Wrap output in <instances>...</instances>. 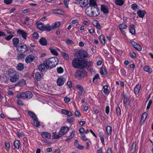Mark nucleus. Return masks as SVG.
I'll return each mask as SVG.
<instances>
[{"instance_id":"nucleus-25","label":"nucleus","mask_w":153,"mask_h":153,"mask_svg":"<svg viewBox=\"0 0 153 153\" xmlns=\"http://www.w3.org/2000/svg\"><path fill=\"white\" fill-rule=\"evenodd\" d=\"M141 85L138 84L136 85L134 89V92L136 94H138L141 88Z\"/></svg>"},{"instance_id":"nucleus-32","label":"nucleus","mask_w":153,"mask_h":153,"mask_svg":"<svg viewBox=\"0 0 153 153\" xmlns=\"http://www.w3.org/2000/svg\"><path fill=\"white\" fill-rule=\"evenodd\" d=\"M75 133V131H72L69 136L66 139V141H68V140L72 139L74 137Z\"/></svg>"},{"instance_id":"nucleus-10","label":"nucleus","mask_w":153,"mask_h":153,"mask_svg":"<svg viewBox=\"0 0 153 153\" xmlns=\"http://www.w3.org/2000/svg\"><path fill=\"white\" fill-rule=\"evenodd\" d=\"M69 128L67 127L63 126L61 128L59 132V134L60 135H63L66 134L69 130Z\"/></svg>"},{"instance_id":"nucleus-31","label":"nucleus","mask_w":153,"mask_h":153,"mask_svg":"<svg viewBox=\"0 0 153 153\" xmlns=\"http://www.w3.org/2000/svg\"><path fill=\"white\" fill-rule=\"evenodd\" d=\"M26 84V82L24 79L19 80L17 82V84L20 86H23L25 85Z\"/></svg>"},{"instance_id":"nucleus-56","label":"nucleus","mask_w":153,"mask_h":153,"mask_svg":"<svg viewBox=\"0 0 153 153\" xmlns=\"http://www.w3.org/2000/svg\"><path fill=\"white\" fill-rule=\"evenodd\" d=\"M137 7V5L136 4H134L132 5L131 6V8L134 10H136Z\"/></svg>"},{"instance_id":"nucleus-57","label":"nucleus","mask_w":153,"mask_h":153,"mask_svg":"<svg viewBox=\"0 0 153 153\" xmlns=\"http://www.w3.org/2000/svg\"><path fill=\"white\" fill-rule=\"evenodd\" d=\"M33 37L36 39H38L39 37V34L37 32L34 33L33 34Z\"/></svg>"},{"instance_id":"nucleus-58","label":"nucleus","mask_w":153,"mask_h":153,"mask_svg":"<svg viewBox=\"0 0 153 153\" xmlns=\"http://www.w3.org/2000/svg\"><path fill=\"white\" fill-rule=\"evenodd\" d=\"M79 131L81 134H84L85 132V129L82 128H81L79 130Z\"/></svg>"},{"instance_id":"nucleus-1","label":"nucleus","mask_w":153,"mask_h":153,"mask_svg":"<svg viewBox=\"0 0 153 153\" xmlns=\"http://www.w3.org/2000/svg\"><path fill=\"white\" fill-rule=\"evenodd\" d=\"M72 64L74 68H86L88 64L87 62L85 60H80L75 58L72 61Z\"/></svg>"},{"instance_id":"nucleus-12","label":"nucleus","mask_w":153,"mask_h":153,"mask_svg":"<svg viewBox=\"0 0 153 153\" xmlns=\"http://www.w3.org/2000/svg\"><path fill=\"white\" fill-rule=\"evenodd\" d=\"M76 88L78 90L77 91L79 94L82 95L85 93V91L84 89L81 85H77Z\"/></svg>"},{"instance_id":"nucleus-33","label":"nucleus","mask_w":153,"mask_h":153,"mask_svg":"<svg viewBox=\"0 0 153 153\" xmlns=\"http://www.w3.org/2000/svg\"><path fill=\"white\" fill-rule=\"evenodd\" d=\"M75 133V131H72L69 136L66 139V141H68V140L72 139L74 137Z\"/></svg>"},{"instance_id":"nucleus-50","label":"nucleus","mask_w":153,"mask_h":153,"mask_svg":"<svg viewBox=\"0 0 153 153\" xmlns=\"http://www.w3.org/2000/svg\"><path fill=\"white\" fill-rule=\"evenodd\" d=\"M62 56L66 59L67 60L69 59V57L68 54L64 52H62Z\"/></svg>"},{"instance_id":"nucleus-14","label":"nucleus","mask_w":153,"mask_h":153,"mask_svg":"<svg viewBox=\"0 0 153 153\" xmlns=\"http://www.w3.org/2000/svg\"><path fill=\"white\" fill-rule=\"evenodd\" d=\"M43 77V74L41 72H37L35 74V77L38 81L40 80Z\"/></svg>"},{"instance_id":"nucleus-43","label":"nucleus","mask_w":153,"mask_h":153,"mask_svg":"<svg viewBox=\"0 0 153 153\" xmlns=\"http://www.w3.org/2000/svg\"><path fill=\"white\" fill-rule=\"evenodd\" d=\"M28 114L32 118L33 120H35L37 118L35 114L33 112L30 111H28Z\"/></svg>"},{"instance_id":"nucleus-20","label":"nucleus","mask_w":153,"mask_h":153,"mask_svg":"<svg viewBox=\"0 0 153 153\" xmlns=\"http://www.w3.org/2000/svg\"><path fill=\"white\" fill-rule=\"evenodd\" d=\"M19 76L15 74L11 77L10 81L11 82H16L18 79Z\"/></svg>"},{"instance_id":"nucleus-34","label":"nucleus","mask_w":153,"mask_h":153,"mask_svg":"<svg viewBox=\"0 0 153 153\" xmlns=\"http://www.w3.org/2000/svg\"><path fill=\"white\" fill-rule=\"evenodd\" d=\"M130 102V100L127 99V97L125 96L123 101V103L125 105V107H126V105L127 106L129 105Z\"/></svg>"},{"instance_id":"nucleus-36","label":"nucleus","mask_w":153,"mask_h":153,"mask_svg":"<svg viewBox=\"0 0 153 153\" xmlns=\"http://www.w3.org/2000/svg\"><path fill=\"white\" fill-rule=\"evenodd\" d=\"M115 3L117 5L122 6L123 4L124 1L123 0H116Z\"/></svg>"},{"instance_id":"nucleus-47","label":"nucleus","mask_w":153,"mask_h":153,"mask_svg":"<svg viewBox=\"0 0 153 153\" xmlns=\"http://www.w3.org/2000/svg\"><path fill=\"white\" fill-rule=\"evenodd\" d=\"M147 113L146 112H144L142 114L141 117V119L144 121L147 117Z\"/></svg>"},{"instance_id":"nucleus-17","label":"nucleus","mask_w":153,"mask_h":153,"mask_svg":"<svg viewBox=\"0 0 153 153\" xmlns=\"http://www.w3.org/2000/svg\"><path fill=\"white\" fill-rule=\"evenodd\" d=\"M89 6L98 8L97 5L95 0H90Z\"/></svg>"},{"instance_id":"nucleus-29","label":"nucleus","mask_w":153,"mask_h":153,"mask_svg":"<svg viewBox=\"0 0 153 153\" xmlns=\"http://www.w3.org/2000/svg\"><path fill=\"white\" fill-rule=\"evenodd\" d=\"M144 70L145 71L150 73H151L152 72V70L151 68L148 66H145L144 68Z\"/></svg>"},{"instance_id":"nucleus-13","label":"nucleus","mask_w":153,"mask_h":153,"mask_svg":"<svg viewBox=\"0 0 153 153\" xmlns=\"http://www.w3.org/2000/svg\"><path fill=\"white\" fill-rule=\"evenodd\" d=\"M65 79L63 78L59 77L57 80V84L58 85L61 86L65 82Z\"/></svg>"},{"instance_id":"nucleus-63","label":"nucleus","mask_w":153,"mask_h":153,"mask_svg":"<svg viewBox=\"0 0 153 153\" xmlns=\"http://www.w3.org/2000/svg\"><path fill=\"white\" fill-rule=\"evenodd\" d=\"M17 135L19 137H22L25 135V134L21 132L20 133H17Z\"/></svg>"},{"instance_id":"nucleus-39","label":"nucleus","mask_w":153,"mask_h":153,"mask_svg":"<svg viewBox=\"0 0 153 153\" xmlns=\"http://www.w3.org/2000/svg\"><path fill=\"white\" fill-rule=\"evenodd\" d=\"M108 86L107 85H105L103 86V92L105 94H108L109 92V90L108 89Z\"/></svg>"},{"instance_id":"nucleus-46","label":"nucleus","mask_w":153,"mask_h":153,"mask_svg":"<svg viewBox=\"0 0 153 153\" xmlns=\"http://www.w3.org/2000/svg\"><path fill=\"white\" fill-rule=\"evenodd\" d=\"M49 49L50 51L51 52L52 54L56 56H57L58 55V53L56 50L54 49H53L51 48H50Z\"/></svg>"},{"instance_id":"nucleus-40","label":"nucleus","mask_w":153,"mask_h":153,"mask_svg":"<svg viewBox=\"0 0 153 153\" xmlns=\"http://www.w3.org/2000/svg\"><path fill=\"white\" fill-rule=\"evenodd\" d=\"M14 145L15 147L18 149L19 148L20 146L19 141L18 140L15 141L14 142Z\"/></svg>"},{"instance_id":"nucleus-4","label":"nucleus","mask_w":153,"mask_h":153,"mask_svg":"<svg viewBox=\"0 0 153 153\" xmlns=\"http://www.w3.org/2000/svg\"><path fill=\"white\" fill-rule=\"evenodd\" d=\"M87 73L84 69H81L79 70H77L76 71L75 76L77 77L83 78L86 76Z\"/></svg>"},{"instance_id":"nucleus-53","label":"nucleus","mask_w":153,"mask_h":153,"mask_svg":"<svg viewBox=\"0 0 153 153\" xmlns=\"http://www.w3.org/2000/svg\"><path fill=\"white\" fill-rule=\"evenodd\" d=\"M60 135L56 134L55 133H53V137L54 139H58L61 137Z\"/></svg>"},{"instance_id":"nucleus-21","label":"nucleus","mask_w":153,"mask_h":153,"mask_svg":"<svg viewBox=\"0 0 153 153\" xmlns=\"http://www.w3.org/2000/svg\"><path fill=\"white\" fill-rule=\"evenodd\" d=\"M101 10L105 13H108V10L107 7L104 4H102L101 6Z\"/></svg>"},{"instance_id":"nucleus-27","label":"nucleus","mask_w":153,"mask_h":153,"mask_svg":"<svg viewBox=\"0 0 153 153\" xmlns=\"http://www.w3.org/2000/svg\"><path fill=\"white\" fill-rule=\"evenodd\" d=\"M16 69L17 70L21 71L24 68V65L21 63H19L16 66Z\"/></svg>"},{"instance_id":"nucleus-15","label":"nucleus","mask_w":153,"mask_h":153,"mask_svg":"<svg viewBox=\"0 0 153 153\" xmlns=\"http://www.w3.org/2000/svg\"><path fill=\"white\" fill-rule=\"evenodd\" d=\"M42 137L46 139H49L51 137V134L48 132H44L42 133Z\"/></svg>"},{"instance_id":"nucleus-42","label":"nucleus","mask_w":153,"mask_h":153,"mask_svg":"<svg viewBox=\"0 0 153 153\" xmlns=\"http://www.w3.org/2000/svg\"><path fill=\"white\" fill-rule=\"evenodd\" d=\"M26 56V55L23 53H22L20 54H18L17 55V57L19 59H24Z\"/></svg>"},{"instance_id":"nucleus-62","label":"nucleus","mask_w":153,"mask_h":153,"mask_svg":"<svg viewBox=\"0 0 153 153\" xmlns=\"http://www.w3.org/2000/svg\"><path fill=\"white\" fill-rule=\"evenodd\" d=\"M74 114L76 116L78 117H80L81 116L80 112L78 111H75Z\"/></svg>"},{"instance_id":"nucleus-30","label":"nucleus","mask_w":153,"mask_h":153,"mask_svg":"<svg viewBox=\"0 0 153 153\" xmlns=\"http://www.w3.org/2000/svg\"><path fill=\"white\" fill-rule=\"evenodd\" d=\"M53 13H56L57 15L62 14L63 12L62 11L59 9H53L52 10Z\"/></svg>"},{"instance_id":"nucleus-44","label":"nucleus","mask_w":153,"mask_h":153,"mask_svg":"<svg viewBox=\"0 0 153 153\" xmlns=\"http://www.w3.org/2000/svg\"><path fill=\"white\" fill-rule=\"evenodd\" d=\"M100 135H99V137L100 138V140H101V141L102 142V144L103 145H104L105 144V141H104V138L103 137V133L101 132L100 133Z\"/></svg>"},{"instance_id":"nucleus-38","label":"nucleus","mask_w":153,"mask_h":153,"mask_svg":"<svg viewBox=\"0 0 153 153\" xmlns=\"http://www.w3.org/2000/svg\"><path fill=\"white\" fill-rule=\"evenodd\" d=\"M129 31L132 35H134L135 34V30L134 27L132 25H130Z\"/></svg>"},{"instance_id":"nucleus-45","label":"nucleus","mask_w":153,"mask_h":153,"mask_svg":"<svg viewBox=\"0 0 153 153\" xmlns=\"http://www.w3.org/2000/svg\"><path fill=\"white\" fill-rule=\"evenodd\" d=\"M17 100H16V101L18 105H23L24 104L20 98V97L19 96H17Z\"/></svg>"},{"instance_id":"nucleus-48","label":"nucleus","mask_w":153,"mask_h":153,"mask_svg":"<svg viewBox=\"0 0 153 153\" xmlns=\"http://www.w3.org/2000/svg\"><path fill=\"white\" fill-rule=\"evenodd\" d=\"M34 121V124L36 127H38L40 125V123L38 121L37 118H36L35 120H33Z\"/></svg>"},{"instance_id":"nucleus-35","label":"nucleus","mask_w":153,"mask_h":153,"mask_svg":"<svg viewBox=\"0 0 153 153\" xmlns=\"http://www.w3.org/2000/svg\"><path fill=\"white\" fill-rule=\"evenodd\" d=\"M99 39L101 43L105 44V38L103 35L102 34L100 36Z\"/></svg>"},{"instance_id":"nucleus-6","label":"nucleus","mask_w":153,"mask_h":153,"mask_svg":"<svg viewBox=\"0 0 153 153\" xmlns=\"http://www.w3.org/2000/svg\"><path fill=\"white\" fill-rule=\"evenodd\" d=\"M77 55L80 58H86L88 56V54L83 50H80L77 51Z\"/></svg>"},{"instance_id":"nucleus-3","label":"nucleus","mask_w":153,"mask_h":153,"mask_svg":"<svg viewBox=\"0 0 153 153\" xmlns=\"http://www.w3.org/2000/svg\"><path fill=\"white\" fill-rule=\"evenodd\" d=\"M85 12L89 16L96 17L99 15L100 10L98 8L88 6L86 8Z\"/></svg>"},{"instance_id":"nucleus-24","label":"nucleus","mask_w":153,"mask_h":153,"mask_svg":"<svg viewBox=\"0 0 153 153\" xmlns=\"http://www.w3.org/2000/svg\"><path fill=\"white\" fill-rule=\"evenodd\" d=\"M52 26L49 25V24H48L46 25H45L44 27V31H50L52 29Z\"/></svg>"},{"instance_id":"nucleus-23","label":"nucleus","mask_w":153,"mask_h":153,"mask_svg":"<svg viewBox=\"0 0 153 153\" xmlns=\"http://www.w3.org/2000/svg\"><path fill=\"white\" fill-rule=\"evenodd\" d=\"M46 65L45 64H41L38 66V69L41 71L43 72L46 69Z\"/></svg>"},{"instance_id":"nucleus-18","label":"nucleus","mask_w":153,"mask_h":153,"mask_svg":"<svg viewBox=\"0 0 153 153\" xmlns=\"http://www.w3.org/2000/svg\"><path fill=\"white\" fill-rule=\"evenodd\" d=\"M17 33L18 34L22 35V36L24 39H26L27 34L23 30H19L17 31Z\"/></svg>"},{"instance_id":"nucleus-8","label":"nucleus","mask_w":153,"mask_h":153,"mask_svg":"<svg viewBox=\"0 0 153 153\" xmlns=\"http://www.w3.org/2000/svg\"><path fill=\"white\" fill-rule=\"evenodd\" d=\"M76 3L81 7H85L88 4V0H76Z\"/></svg>"},{"instance_id":"nucleus-60","label":"nucleus","mask_w":153,"mask_h":153,"mask_svg":"<svg viewBox=\"0 0 153 153\" xmlns=\"http://www.w3.org/2000/svg\"><path fill=\"white\" fill-rule=\"evenodd\" d=\"M99 74H96L94 77L93 78V82L95 79H99Z\"/></svg>"},{"instance_id":"nucleus-5","label":"nucleus","mask_w":153,"mask_h":153,"mask_svg":"<svg viewBox=\"0 0 153 153\" xmlns=\"http://www.w3.org/2000/svg\"><path fill=\"white\" fill-rule=\"evenodd\" d=\"M33 96L31 92L27 91L20 94V97L24 99L31 98Z\"/></svg>"},{"instance_id":"nucleus-28","label":"nucleus","mask_w":153,"mask_h":153,"mask_svg":"<svg viewBox=\"0 0 153 153\" xmlns=\"http://www.w3.org/2000/svg\"><path fill=\"white\" fill-rule=\"evenodd\" d=\"M106 131L107 134L108 135H110L112 132V128L110 126H108L106 128Z\"/></svg>"},{"instance_id":"nucleus-2","label":"nucleus","mask_w":153,"mask_h":153,"mask_svg":"<svg viewBox=\"0 0 153 153\" xmlns=\"http://www.w3.org/2000/svg\"><path fill=\"white\" fill-rule=\"evenodd\" d=\"M47 68H52L55 67L58 63V59L57 57H51L45 60L44 62Z\"/></svg>"},{"instance_id":"nucleus-26","label":"nucleus","mask_w":153,"mask_h":153,"mask_svg":"<svg viewBox=\"0 0 153 153\" xmlns=\"http://www.w3.org/2000/svg\"><path fill=\"white\" fill-rule=\"evenodd\" d=\"M44 26L45 25H44L42 23H39L37 24V27L40 30L43 31Z\"/></svg>"},{"instance_id":"nucleus-22","label":"nucleus","mask_w":153,"mask_h":153,"mask_svg":"<svg viewBox=\"0 0 153 153\" xmlns=\"http://www.w3.org/2000/svg\"><path fill=\"white\" fill-rule=\"evenodd\" d=\"M40 43L42 45H46L47 44V41L46 39L44 38H42L39 40Z\"/></svg>"},{"instance_id":"nucleus-51","label":"nucleus","mask_w":153,"mask_h":153,"mask_svg":"<svg viewBox=\"0 0 153 153\" xmlns=\"http://www.w3.org/2000/svg\"><path fill=\"white\" fill-rule=\"evenodd\" d=\"M57 71L58 73L61 74L63 72V69L62 67H59L57 68Z\"/></svg>"},{"instance_id":"nucleus-37","label":"nucleus","mask_w":153,"mask_h":153,"mask_svg":"<svg viewBox=\"0 0 153 153\" xmlns=\"http://www.w3.org/2000/svg\"><path fill=\"white\" fill-rule=\"evenodd\" d=\"M60 25V23L59 22H56L54 24H52V26L53 28H58Z\"/></svg>"},{"instance_id":"nucleus-9","label":"nucleus","mask_w":153,"mask_h":153,"mask_svg":"<svg viewBox=\"0 0 153 153\" xmlns=\"http://www.w3.org/2000/svg\"><path fill=\"white\" fill-rule=\"evenodd\" d=\"M34 59L35 57L33 55H29L26 57L25 59V62L27 64L30 63L34 61Z\"/></svg>"},{"instance_id":"nucleus-54","label":"nucleus","mask_w":153,"mask_h":153,"mask_svg":"<svg viewBox=\"0 0 153 153\" xmlns=\"http://www.w3.org/2000/svg\"><path fill=\"white\" fill-rule=\"evenodd\" d=\"M116 111L118 115H121V111L119 107H118L117 108Z\"/></svg>"},{"instance_id":"nucleus-52","label":"nucleus","mask_w":153,"mask_h":153,"mask_svg":"<svg viewBox=\"0 0 153 153\" xmlns=\"http://www.w3.org/2000/svg\"><path fill=\"white\" fill-rule=\"evenodd\" d=\"M5 145L6 150H8L10 147V144L9 143L8 141H6L5 142Z\"/></svg>"},{"instance_id":"nucleus-55","label":"nucleus","mask_w":153,"mask_h":153,"mask_svg":"<svg viewBox=\"0 0 153 153\" xmlns=\"http://www.w3.org/2000/svg\"><path fill=\"white\" fill-rule=\"evenodd\" d=\"M12 0H4V2L6 4H9L11 3Z\"/></svg>"},{"instance_id":"nucleus-64","label":"nucleus","mask_w":153,"mask_h":153,"mask_svg":"<svg viewBox=\"0 0 153 153\" xmlns=\"http://www.w3.org/2000/svg\"><path fill=\"white\" fill-rule=\"evenodd\" d=\"M82 140H84V141H86V140H88L87 138L86 137V136L84 134H82Z\"/></svg>"},{"instance_id":"nucleus-49","label":"nucleus","mask_w":153,"mask_h":153,"mask_svg":"<svg viewBox=\"0 0 153 153\" xmlns=\"http://www.w3.org/2000/svg\"><path fill=\"white\" fill-rule=\"evenodd\" d=\"M100 73L102 75H105L106 74L107 71L104 68H102L100 71Z\"/></svg>"},{"instance_id":"nucleus-59","label":"nucleus","mask_w":153,"mask_h":153,"mask_svg":"<svg viewBox=\"0 0 153 153\" xmlns=\"http://www.w3.org/2000/svg\"><path fill=\"white\" fill-rule=\"evenodd\" d=\"M13 36L12 35H8L5 38V39L7 41L11 39H12L13 37Z\"/></svg>"},{"instance_id":"nucleus-41","label":"nucleus","mask_w":153,"mask_h":153,"mask_svg":"<svg viewBox=\"0 0 153 153\" xmlns=\"http://www.w3.org/2000/svg\"><path fill=\"white\" fill-rule=\"evenodd\" d=\"M127 27V26L124 23H122L119 25V28L120 30L126 29Z\"/></svg>"},{"instance_id":"nucleus-19","label":"nucleus","mask_w":153,"mask_h":153,"mask_svg":"<svg viewBox=\"0 0 153 153\" xmlns=\"http://www.w3.org/2000/svg\"><path fill=\"white\" fill-rule=\"evenodd\" d=\"M12 42L13 46L14 47H16V48L18 46V44L19 43V39L17 37L13 38L12 39Z\"/></svg>"},{"instance_id":"nucleus-7","label":"nucleus","mask_w":153,"mask_h":153,"mask_svg":"<svg viewBox=\"0 0 153 153\" xmlns=\"http://www.w3.org/2000/svg\"><path fill=\"white\" fill-rule=\"evenodd\" d=\"M16 48V50L18 52L21 53H24L28 50L27 46L25 44L21 45H18Z\"/></svg>"},{"instance_id":"nucleus-61","label":"nucleus","mask_w":153,"mask_h":153,"mask_svg":"<svg viewBox=\"0 0 153 153\" xmlns=\"http://www.w3.org/2000/svg\"><path fill=\"white\" fill-rule=\"evenodd\" d=\"M152 101L151 100H150L149 101V102L148 103V105H147V108H146L147 109H149V108L152 104Z\"/></svg>"},{"instance_id":"nucleus-16","label":"nucleus","mask_w":153,"mask_h":153,"mask_svg":"<svg viewBox=\"0 0 153 153\" xmlns=\"http://www.w3.org/2000/svg\"><path fill=\"white\" fill-rule=\"evenodd\" d=\"M146 12L144 10H139L137 12V14L138 16L140 18H143Z\"/></svg>"},{"instance_id":"nucleus-11","label":"nucleus","mask_w":153,"mask_h":153,"mask_svg":"<svg viewBox=\"0 0 153 153\" xmlns=\"http://www.w3.org/2000/svg\"><path fill=\"white\" fill-rule=\"evenodd\" d=\"M133 46L137 50L140 51L142 49L141 46L139 44L133 41H131V42Z\"/></svg>"}]
</instances>
